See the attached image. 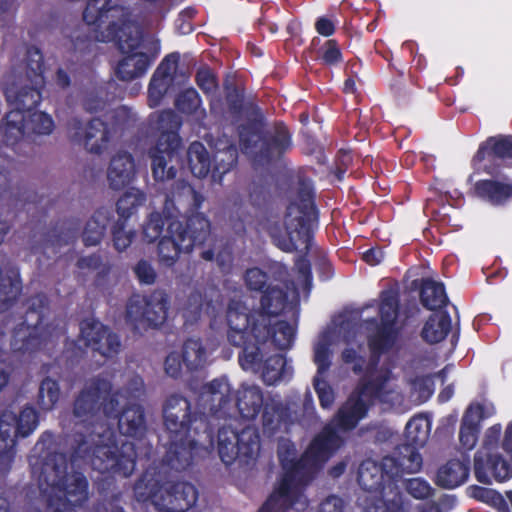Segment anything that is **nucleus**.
Segmentation results:
<instances>
[{
    "label": "nucleus",
    "mask_w": 512,
    "mask_h": 512,
    "mask_svg": "<svg viewBox=\"0 0 512 512\" xmlns=\"http://www.w3.org/2000/svg\"><path fill=\"white\" fill-rule=\"evenodd\" d=\"M203 406L209 413L193 411L191 402L179 394L170 395L163 406V420L167 440L163 463L172 470H187L201 451L214 448L215 429L218 428V454L225 465L238 458L252 459L260 450V436L256 427L246 425L240 431L231 421L234 406L242 418L253 420L263 408L264 396L257 385L242 384L234 404L229 382L214 379L202 388Z\"/></svg>",
    "instance_id": "obj_1"
},
{
    "label": "nucleus",
    "mask_w": 512,
    "mask_h": 512,
    "mask_svg": "<svg viewBox=\"0 0 512 512\" xmlns=\"http://www.w3.org/2000/svg\"><path fill=\"white\" fill-rule=\"evenodd\" d=\"M39 453L32 463V473L37 475L44 512H77L89 499V481L83 472H68V458L56 450L55 435L45 431L35 448ZM0 512H10V503L0 497Z\"/></svg>",
    "instance_id": "obj_2"
},
{
    "label": "nucleus",
    "mask_w": 512,
    "mask_h": 512,
    "mask_svg": "<svg viewBox=\"0 0 512 512\" xmlns=\"http://www.w3.org/2000/svg\"><path fill=\"white\" fill-rule=\"evenodd\" d=\"M83 20L93 26L97 42H114L125 55L115 70L121 81H131L143 76L156 56L138 52L144 39L141 26L131 20V11L122 5H112L111 0H87Z\"/></svg>",
    "instance_id": "obj_3"
},
{
    "label": "nucleus",
    "mask_w": 512,
    "mask_h": 512,
    "mask_svg": "<svg viewBox=\"0 0 512 512\" xmlns=\"http://www.w3.org/2000/svg\"><path fill=\"white\" fill-rule=\"evenodd\" d=\"M202 202V195L184 179L175 180L165 193L167 234L160 238L157 246L161 266L173 267L181 253H189L195 246L203 245L210 236L209 219L197 212Z\"/></svg>",
    "instance_id": "obj_4"
},
{
    "label": "nucleus",
    "mask_w": 512,
    "mask_h": 512,
    "mask_svg": "<svg viewBox=\"0 0 512 512\" xmlns=\"http://www.w3.org/2000/svg\"><path fill=\"white\" fill-rule=\"evenodd\" d=\"M247 305L240 299H231L227 306L226 320L228 325L227 340L241 348L238 355L240 366L244 370H256L262 363L261 345L271 340L279 350L292 347L296 335V325L285 320L271 324V318L258 319L249 322L246 314ZM297 324V316H295Z\"/></svg>",
    "instance_id": "obj_5"
},
{
    "label": "nucleus",
    "mask_w": 512,
    "mask_h": 512,
    "mask_svg": "<svg viewBox=\"0 0 512 512\" xmlns=\"http://www.w3.org/2000/svg\"><path fill=\"white\" fill-rule=\"evenodd\" d=\"M87 432L72 436L70 463L72 467L90 466L102 474L128 478L136 468L137 452L131 441H118L113 428L105 423H91Z\"/></svg>",
    "instance_id": "obj_6"
},
{
    "label": "nucleus",
    "mask_w": 512,
    "mask_h": 512,
    "mask_svg": "<svg viewBox=\"0 0 512 512\" xmlns=\"http://www.w3.org/2000/svg\"><path fill=\"white\" fill-rule=\"evenodd\" d=\"M285 233H273L274 244L283 252L292 253L300 248L304 254L299 256L295 266L299 275L303 278L305 288L312 285V270L307 259L314 231L319 225V210L315 203V191L312 184L306 180H300L296 191V198L291 201L284 215Z\"/></svg>",
    "instance_id": "obj_7"
},
{
    "label": "nucleus",
    "mask_w": 512,
    "mask_h": 512,
    "mask_svg": "<svg viewBox=\"0 0 512 512\" xmlns=\"http://www.w3.org/2000/svg\"><path fill=\"white\" fill-rule=\"evenodd\" d=\"M119 391H112V383L104 378L91 379L79 392L73 403V414L76 418L88 421L100 411L107 418L118 419L121 435L134 439L142 438L147 430L144 408L133 403L120 410Z\"/></svg>",
    "instance_id": "obj_8"
},
{
    "label": "nucleus",
    "mask_w": 512,
    "mask_h": 512,
    "mask_svg": "<svg viewBox=\"0 0 512 512\" xmlns=\"http://www.w3.org/2000/svg\"><path fill=\"white\" fill-rule=\"evenodd\" d=\"M296 446L289 439H281L277 456L283 470L282 478L258 512H287L289 509L304 511L309 501L304 495L308 483L306 462L295 458Z\"/></svg>",
    "instance_id": "obj_9"
},
{
    "label": "nucleus",
    "mask_w": 512,
    "mask_h": 512,
    "mask_svg": "<svg viewBox=\"0 0 512 512\" xmlns=\"http://www.w3.org/2000/svg\"><path fill=\"white\" fill-rule=\"evenodd\" d=\"M138 502H150L160 512H186L198 499L197 488L186 481L165 482L156 468H147L133 486Z\"/></svg>",
    "instance_id": "obj_10"
},
{
    "label": "nucleus",
    "mask_w": 512,
    "mask_h": 512,
    "mask_svg": "<svg viewBox=\"0 0 512 512\" xmlns=\"http://www.w3.org/2000/svg\"><path fill=\"white\" fill-rule=\"evenodd\" d=\"M181 126L182 121L175 111L168 109L159 113L157 127L161 133L148 150L152 176L158 183L176 178L183 151Z\"/></svg>",
    "instance_id": "obj_11"
},
{
    "label": "nucleus",
    "mask_w": 512,
    "mask_h": 512,
    "mask_svg": "<svg viewBox=\"0 0 512 512\" xmlns=\"http://www.w3.org/2000/svg\"><path fill=\"white\" fill-rule=\"evenodd\" d=\"M239 144L243 153L251 157L255 167L268 168L282 161L293 148V135L283 121L271 128L258 131L252 125L239 127Z\"/></svg>",
    "instance_id": "obj_12"
},
{
    "label": "nucleus",
    "mask_w": 512,
    "mask_h": 512,
    "mask_svg": "<svg viewBox=\"0 0 512 512\" xmlns=\"http://www.w3.org/2000/svg\"><path fill=\"white\" fill-rule=\"evenodd\" d=\"M27 310L24 320L13 330L11 349L19 353H33L42 348L54 337L64 334L52 324L44 325V320L50 310V301L46 294L38 293L27 300Z\"/></svg>",
    "instance_id": "obj_13"
},
{
    "label": "nucleus",
    "mask_w": 512,
    "mask_h": 512,
    "mask_svg": "<svg viewBox=\"0 0 512 512\" xmlns=\"http://www.w3.org/2000/svg\"><path fill=\"white\" fill-rule=\"evenodd\" d=\"M39 424V415L32 406H25L17 416L5 410L0 415V472L10 471L16 455V438L29 436Z\"/></svg>",
    "instance_id": "obj_14"
},
{
    "label": "nucleus",
    "mask_w": 512,
    "mask_h": 512,
    "mask_svg": "<svg viewBox=\"0 0 512 512\" xmlns=\"http://www.w3.org/2000/svg\"><path fill=\"white\" fill-rule=\"evenodd\" d=\"M43 73V54L39 48L31 46L26 53V76L30 84L19 89L11 85L5 90L6 100L12 107L10 111H21L24 115L35 111L42 100Z\"/></svg>",
    "instance_id": "obj_15"
},
{
    "label": "nucleus",
    "mask_w": 512,
    "mask_h": 512,
    "mask_svg": "<svg viewBox=\"0 0 512 512\" xmlns=\"http://www.w3.org/2000/svg\"><path fill=\"white\" fill-rule=\"evenodd\" d=\"M168 295L155 290L149 295L133 294L126 304V320L135 329H157L167 320Z\"/></svg>",
    "instance_id": "obj_16"
},
{
    "label": "nucleus",
    "mask_w": 512,
    "mask_h": 512,
    "mask_svg": "<svg viewBox=\"0 0 512 512\" xmlns=\"http://www.w3.org/2000/svg\"><path fill=\"white\" fill-rule=\"evenodd\" d=\"M344 440L336 428L325 425L311 440L301 455L306 462V473L310 483L324 467L325 463L343 446Z\"/></svg>",
    "instance_id": "obj_17"
},
{
    "label": "nucleus",
    "mask_w": 512,
    "mask_h": 512,
    "mask_svg": "<svg viewBox=\"0 0 512 512\" xmlns=\"http://www.w3.org/2000/svg\"><path fill=\"white\" fill-rule=\"evenodd\" d=\"M69 140L83 146L89 153L100 155L110 143L112 132L109 124L100 117H93L83 123L78 117H72L67 122Z\"/></svg>",
    "instance_id": "obj_18"
},
{
    "label": "nucleus",
    "mask_w": 512,
    "mask_h": 512,
    "mask_svg": "<svg viewBox=\"0 0 512 512\" xmlns=\"http://www.w3.org/2000/svg\"><path fill=\"white\" fill-rule=\"evenodd\" d=\"M506 159H512V135L499 134L480 143L471 164L477 173L495 175Z\"/></svg>",
    "instance_id": "obj_19"
},
{
    "label": "nucleus",
    "mask_w": 512,
    "mask_h": 512,
    "mask_svg": "<svg viewBox=\"0 0 512 512\" xmlns=\"http://www.w3.org/2000/svg\"><path fill=\"white\" fill-rule=\"evenodd\" d=\"M80 338L87 348L106 358L118 355L121 349L119 335L94 318H86L80 322Z\"/></svg>",
    "instance_id": "obj_20"
},
{
    "label": "nucleus",
    "mask_w": 512,
    "mask_h": 512,
    "mask_svg": "<svg viewBox=\"0 0 512 512\" xmlns=\"http://www.w3.org/2000/svg\"><path fill=\"white\" fill-rule=\"evenodd\" d=\"M259 308L250 310L247 306L246 314L250 318V324L255 318L269 319L284 313H292V316L299 314L298 304L289 301L287 290L279 285L267 286L261 293Z\"/></svg>",
    "instance_id": "obj_21"
},
{
    "label": "nucleus",
    "mask_w": 512,
    "mask_h": 512,
    "mask_svg": "<svg viewBox=\"0 0 512 512\" xmlns=\"http://www.w3.org/2000/svg\"><path fill=\"white\" fill-rule=\"evenodd\" d=\"M366 323L374 326V331L367 336V345L370 352V365L375 367L381 356L395 347L399 341L401 329L397 324L380 322L374 317L367 319Z\"/></svg>",
    "instance_id": "obj_22"
},
{
    "label": "nucleus",
    "mask_w": 512,
    "mask_h": 512,
    "mask_svg": "<svg viewBox=\"0 0 512 512\" xmlns=\"http://www.w3.org/2000/svg\"><path fill=\"white\" fill-rule=\"evenodd\" d=\"M357 481L364 491L383 495L386 486L390 487L396 477L384 466L383 458L379 462L367 458L359 465Z\"/></svg>",
    "instance_id": "obj_23"
},
{
    "label": "nucleus",
    "mask_w": 512,
    "mask_h": 512,
    "mask_svg": "<svg viewBox=\"0 0 512 512\" xmlns=\"http://www.w3.org/2000/svg\"><path fill=\"white\" fill-rule=\"evenodd\" d=\"M474 474L478 482L491 484L490 474L498 482L512 477V467L499 453L477 451L474 455Z\"/></svg>",
    "instance_id": "obj_24"
},
{
    "label": "nucleus",
    "mask_w": 512,
    "mask_h": 512,
    "mask_svg": "<svg viewBox=\"0 0 512 512\" xmlns=\"http://www.w3.org/2000/svg\"><path fill=\"white\" fill-rule=\"evenodd\" d=\"M180 55L173 52L166 55L154 71L148 86V102L150 107L160 104L169 86L173 82L174 72L178 66Z\"/></svg>",
    "instance_id": "obj_25"
},
{
    "label": "nucleus",
    "mask_w": 512,
    "mask_h": 512,
    "mask_svg": "<svg viewBox=\"0 0 512 512\" xmlns=\"http://www.w3.org/2000/svg\"><path fill=\"white\" fill-rule=\"evenodd\" d=\"M394 378L395 376L390 368L381 367L374 377L366 381H360L356 392H358L370 406L374 405L376 402L388 403L392 399L391 395L395 392V389L390 386V381Z\"/></svg>",
    "instance_id": "obj_26"
},
{
    "label": "nucleus",
    "mask_w": 512,
    "mask_h": 512,
    "mask_svg": "<svg viewBox=\"0 0 512 512\" xmlns=\"http://www.w3.org/2000/svg\"><path fill=\"white\" fill-rule=\"evenodd\" d=\"M419 447L406 441L398 444L392 456H384V466L399 477L404 473H417L421 470L423 460L419 453Z\"/></svg>",
    "instance_id": "obj_27"
},
{
    "label": "nucleus",
    "mask_w": 512,
    "mask_h": 512,
    "mask_svg": "<svg viewBox=\"0 0 512 512\" xmlns=\"http://www.w3.org/2000/svg\"><path fill=\"white\" fill-rule=\"evenodd\" d=\"M136 174L135 160L132 154L126 151L115 154L107 170L109 187L121 190L132 183Z\"/></svg>",
    "instance_id": "obj_28"
},
{
    "label": "nucleus",
    "mask_w": 512,
    "mask_h": 512,
    "mask_svg": "<svg viewBox=\"0 0 512 512\" xmlns=\"http://www.w3.org/2000/svg\"><path fill=\"white\" fill-rule=\"evenodd\" d=\"M366 400L355 391L341 405L336 413V423L340 430L351 431L366 417L370 409Z\"/></svg>",
    "instance_id": "obj_29"
},
{
    "label": "nucleus",
    "mask_w": 512,
    "mask_h": 512,
    "mask_svg": "<svg viewBox=\"0 0 512 512\" xmlns=\"http://www.w3.org/2000/svg\"><path fill=\"white\" fill-rule=\"evenodd\" d=\"M470 475V460L450 459L440 466L435 484L444 489H454L463 485Z\"/></svg>",
    "instance_id": "obj_30"
},
{
    "label": "nucleus",
    "mask_w": 512,
    "mask_h": 512,
    "mask_svg": "<svg viewBox=\"0 0 512 512\" xmlns=\"http://www.w3.org/2000/svg\"><path fill=\"white\" fill-rule=\"evenodd\" d=\"M476 197L494 206H501L512 200V183L492 179L478 180L473 187Z\"/></svg>",
    "instance_id": "obj_31"
},
{
    "label": "nucleus",
    "mask_w": 512,
    "mask_h": 512,
    "mask_svg": "<svg viewBox=\"0 0 512 512\" xmlns=\"http://www.w3.org/2000/svg\"><path fill=\"white\" fill-rule=\"evenodd\" d=\"M12 163V159L0 154V198L14 197L15 200L23 202L24 205L30 203H41V199H39L38 194L32 190L25 189L21 192L20 189H17V192L14 193L11 185L12 179L10 171Z\"/></svg>",
    "instance_id": "obj_32"
},
{
    "label": "nucleus",
    "mask_w": 512,
    "mask_h": 512,
    "mask_svg": "<svg viewBox=\"0 0 512 512\" xmlns=\"http://www.w3.org/2000/svg\"><path fill=\"white\" fill-rule=\"evenodd\" d=\"M113 211L106 207L98 208L86 222L82 233V240L85 246L98 245L105 235V231L111 220Z\"/></svg>",
    "instance_id": "obj_33"
},
{
    "label": "nucleus",
    "mask_w": 512,
    "mask_h": 512,
    "mask_svg": "<svg viewBox=\"0 0 512 512\" xmlns=\"http://www.w3.org/2000/svg\"><path fill=\"white\" fill-rule=\"evenodd\" d=\"M483 413L484 407L481 404L470 405L462 418L459 440L461 445L467 450H471L477 442L480 431L479 422L484 417Z\"/></svg>",
    "instance_id": "obj_34"
},
{
    "label": "nucleus",
    "mask_w": 512,
    "mask_h": 512,
    "mask_svg": "<svg viewBox=\"0 0 512 512\" xmlns=\"http://www.w3.org/2000/svg\"><path fill=\"white\" fill-rule=\"evenodd\" d=\"M451 327L452 321L447 311L434 313L426 320L420 335L424 342L436 344L447 337Z\"/></svg>",
    "instance_id": "obj_35"
},
{
    "label": "nucleus",
    "mask_w": 512,
    "mask_h": 512,
    "mask_svg": "<svg viewBox=\"0 0 512 512\" xmlns=\"http://www.w3.org/2000/svg\"><path fill=\"white\" fill-rule=\"evenodd\" d=\"M24 122L25 115L21 111H9L0 122V142L12 147L27 136Z\"/></svg>",
    "instance_id": "obj_36"
},
{
    "label": "nucleus",
    "mask_w": 512,
    "mask_h": 512,
    "mask_svg": "<svg viewBox=\"0 0 512 512\" xmlns=\"http://www.w3.org/2000/svg\"><path fill=\"white\" fill-rule=\"evenodd\" d=\"M292 368L287 365V359L282 354L268 357L263 364L262 379L267 385H275L279 381L289 380Z\"/></svg>",
    "instance_id": "obj_37"
},
{
    "label": "nucleus",
    "mask_w": 512,
    "mask_h": 512,
    "mask_svg": "<svg viewBox=\"0 0 512 512\" xmlns=\"http://www.w3.org/2000/svg\"><path fill=\"white\" fill-rule=\"evenodd\" d=\"M421 304L428 310L435 311L445 307L449 299L443 283L425 279L420 289Z\"/></svg>",
    "instance_id": "obj_38"
},
{
    "label": "nucleus",
    "mask_w": 512,
    "mask_h": 512,
    "mask_svg": "<svg viewBox=\"0 0 512 512\" xmlns=\"http://www.w3.org/2000/svg\"><path fill=\"white\" fill-rule=\"evenodd\" d=\"M274 176L266 171L254 176L249 185V199L253 206L261 207L272 197L274 189Z\"/></svg>",
    "instance_id": "obj_39"
},
{
    "label": "nucleus",
    "mask_w": 512,
    "mask_h": 512,
    "mask_svg": "<svg viewBox=\"0 0 512 512\" xmlns=\"http://www.w3.org/2000/svg\"><path fill=\"white\" fill-rule=\"evenodd\" d=\"M431 426L428 416L423 414L413 416L405 426V441L419 448L424 447L429 439Z\"/></svg>",
    "instance_id": "obj_40"
},
{
    "label": "nucleus",
    "mask_w": 512,
    "mask_h": 512,
    "mask_svg": "<svg viewBox=\"0 0 512 512\" xmlns=\"http://www.w3.org/2000/svg\"><path fill=\"white\" fill-rule=\"evenodd\" d=\"M187 159L191 173L197 178H205L211 169L209 153L200 141L192 142L187 150Z\"/></svg>",
    "instance_id": "obj_41"
},
{
    "label": "nucleus",
    "mask_w": 512,
    "mask_h": 512,
    "mask_svg": "<svg viewBox=\"0 0 512 512\" xmlns=\"http://www.w3.org/2000/svg\"><path fill=\"white\" fill-rule=\"evenodd\" d=\"M181 356L189 371H196L203 367L206 361V349L201 339H187L183 344Z\"/></svg>",
    "instance_id": "obj_42"
},
{
    "label": "nucleus",
    "mask_w": 512,
    "mask_h": 512,
    "mask_svg": "<svg viewBox=\"0 0 512 512\" xmlns=\"http://www.w3.org/2000/svg\"><path fill=\"white\" fill-rule=\"evenodd\" d=\"M146 194L139 189L130 188L117 201L116 211L118 219L128 220L138 208L144 205Z\"/></svg>",
    "instance_id": "obj_43"
},
{
    "label": "nucleus",
    "mask_w": 512,
    "mask_h": 512,
    "mask_svg": "<svg viewBox=\"0 0 512 512\" xmlns=\"http://www.w3.org/2000/svg\"><path fill=\"white\" fill-rule=\"evenodd\" d=\"M61 390L59 382L50 377H45L39 385L37 404L44 411H51L59 402Z\"/></svg>",
    "instance_id": "obj_44"
},
{
    "label": "nucleus",
    "mask_w": 512,
    "mask_h": 512,
    "mask_svg": "<svg viewBox=\"0 0 512 512\" xmlns=\"http://www.w3.org/2000/svg\"><path fill=\"white\" fill-rule=\"evenodd\" d=\"M400 311V298L397 291L384 290L380 293L379 320L380 322L397 324Z\"/></svg>",
    "instance_id": "obj_45"
},
{
    "label": "nucleus",
    "mask_w": 512,
    "mask_h": 512,
    "mask_svg": "<svg viewBox=\"0 0 512 512\" xmlns=\"http://www.w3.org/2000/svg\"><path fill=\"white\" fill-rule=\"evenodd\" d=\"M24 124L28 138L34 135H49L55 127L54 121L49 114L36 110L25 115Z\"/></svg>",
    "instance_id": "obj_46"
},
{
    "label": "nucleus",
    "mask_w": 512,
    "mask_h": 512,
    "mask_svg": "<svg viewBox=\"0 0 512 512\" xmlns=\"http://www.w3.org/2000/svg\"><path fill=\"white\" fill-rule=\"evenodd\" d=\"M316 60L325 67H335L340 65L343 59V53L336 39L326 40L316 51Z\"/></svg>",
    "instance_id": "obj_47"
},
{
    "label": "nucleus",
    "mask_w": 512,
    "mask_h": 512,
    "mask_svg": "<svg viewBox=\"0 0 512 512\" xmlns=\"http://www.w3.org/2000/svg\"><path fill=\"white\" fill-rule=\"evenodd\" d=\"M126 226L127 220L118 219L111 227L113 247L118 252L125 251L136 237V231L133 229L127 230Z\"/></svg>",
    "instance_id": "obj_48"
},
{
    "label": "nucleus",
    "mask_w": 512,
    "mask_h": 512,
    "mask_svg": "<svg viewBox=\"0 0 512 512\" xmlns=\"http://www.w3.org/2000/svg\"><path fill=\"white\" fill-rule=\"evenodd\" d=\"M165 223L168 225L164 212H151L143 225V240L150 244L159 239Z\"/></svg>",
    "instance_id": "obj_49"
},
{
    "label": "nucleus",
    "mask_w": 512,
    "mask_h": 512,
    "mask_svg": "<svg viewBox=\"0 0 512 512\" xmlns=\"http://www.w3.org/2000/svg\"><path fill=\"white\" fill-rule=\"evenodd\" d=\"M215 169L220 174L231 171L238 163V149L235 144H229L224 149L218 150L213 156Z\"/></svg>",
    "instance_id": "obj_50"
},
{
    "label": "nucleus",
    "mask_w": 512,
    "mask_h": 512,
    "mask_svg": "<svg viewBox=\"0 0 512 512\" xmlns=\"http://www.w3.org/2000/svg\"><path fill=\"white\" fill-rule=\"evenodd\" d=\"M202 100L193 87L187 88L180 92L175 100V106L183 114L193 115L201 107Z\"/></svg>",
    "instance_id": "obj_51"
},
{
    "label": "nucleus",
    "mask_w": 512,
    "mask_h": 512,
    "mask_svg": "<svg viewBox=\"0 0 512 512\" xmlns=\"http://www.w3.org/2000/svg\"><path fill=\"white\" fill-rule=\"evenodd\" d=\"M78 228L65 227V223L57 224L47 233V242L52 247L60 248L73 243L77 238Z\"/></svg>",
    "instance_id": "obj_52"
},
{
    "label": "nucleus",
    "mask_w": 512,
    "mask_h": 512,
    "mask_svg": "<svg viewBox=\"0 0 512 512\" xmlns=\"http://www.w3.org/2000/svg\"><path fill=\"white\" fill-rule=\"evenodd\" d=\"M203 308V295L201 292L192 291L182 307V316L186 323H193L200 319Z\"/></svg>",
    "instance_id": "obj_53"
},
{
    "label": "nucleus",
    "mask_w": 512,
    "mask_h": 512,
    "mask_svg": "<svg viewBox=\"0 0 512 512\" xmlns=\"http://www.w3.org/2000/svg\"><path fill=\"white\" fill-rule=\"evenodd\" d=\"M282 423L281 409L275 405H266L263 407L262 427L263 432L268 436L274 435Z\"/></svg>",
    "instance_id": "obj_54"
},
{
    "label": "nucleus",
    "mask_w": 512,
    "mask_h": 512,
    "mask_svg": "<svg viewBox=\"0 0 512 512\" xmlns=\"http://www.w3.org/2000/svg\"><path fill=\"white\" fill-rule=\"evenodd\" d=\"M195 82L207 96L214 94L218 89L217 77L209 67H202L197 70Z\"/></svg>",
    "instance_id": "obj_55"
},
{
    "label": "nucleus",
    "mask_w": 512,
    "mask_h": 512,
    "mask_svg": "<svg viewBox=\"0 0 512 512\" xmlns=\"http://www.w3.org/2000/svg\"><path fill=\"white\" fill-rule=\"evenodd\" d=\"M245 283L249 290L263 292L268 284V274L258 267L247 269L245 273Z\"/></svg>",
    "instance_id": "obj_56"
},
{
    "label": "nucleus",
    "mask_w": 512,
    "mask_h": 512,
    "mask_svg": "<svg viewBox=\"0 0 512 512\" xmlns=\"http://www.w3.org/2000/svg\"><path fill=\"white\" fill-rule=\"evenodd\" d=\"M407 492L415 499H427L434 493L430 484L421 478H412L406 482Z\"/></svg>",
    "instance_id": "obj_57"
},
{
    "label": "nucleus",
    "mask_w": 512,
    "mask_h": 512,
    "mask_svg": "<svg viewBox=\"0 0 512 512\" xmlns=\"http://www.w3.org/2000/svg\"><path fill=\"white\" fill-rule=\"evenodd\" d=\"M313 386L317 393L319 403L322 408H330L334 402V392L327 381L315 377L313 380Z\"/></svg>",
    "instance_id": "obj_58"
},
{
    "label": "nucleus",
    "mask_w": 512,
    "mask_h": 512,
    "mask_svg": "<svg viewBox=\"0 0 512 512\" xmlns=\"http://www.w3.org/2000/svg\"><path fill=\"white\" fill-rule=\"evenodd\" d=\"M331 352L329 344L319 342L314 350V362L317 365V374L322 375L328 371L331 366Z\"/></svg>",
    "instance_id": "obj_59"
},
{
    "label": "nucleus",
    "mask_w": 512,
    "mask_h": 512,
    "mask_svg": "<svg viewBox=\"0 0 512 512\" xmlns=\"http://www.w3.org/2000/svg\"><path fill=\"white\" fill-rule=\"evenodd\" d=\"M225 90V98L229 110L233 113H241L244 103V91L235 84L226 85Z\"/></svg>",
    "instance_id": "obj_60"
},
{
    "label": "nucleus",
    "mask_w": 512,
    "mask_h": 512,
    "mask_svg": "<svg viewBox=\"0 0 512 512\" xmlns=\"http://www.w3.org/2000/svg\"><path fill=\"white\" fill-rule=\"evenodd\" d=\"M134 274L141 284L152 285L155 283L157 274L151 263L145 259L137 262L134 269Z\"/></svg>",
    "instance_id": "obj_61"
},
{
    "label": "nucleus",
    "mask_w": 512,
    "mask_h": 512,
    "mask_svg": "<svg viewBox=\"0 0 512 512\" xmlns=\"http://www.w3.org/2000/svg\"><path fill=\"white\" fill-rule=\"evenodd\" d=\"M196 14L197 10L194 7H186L179 13L176 19V28L179 34L187 35L193 32L194 26L192 20Z\"/></svg>",
    "instance_id": "obj_62"
},
{
    "label": "nucleus",
    "mask_w": 512,
    "mask_h": 512,
    "mask_svg": "<svg viewBox=\"0 0 512 512\" xmlns=\"http://www.w3.org/2000/svg\"><path fill=\"white\" fill-rule=\"evenodd\" d=\"M342 361L345 364H353L352 371L355 374H361L364 370L365 359L358 355L354 348H345L341 353Z\"/></svg>",
    "instance_id": "obj_63"
},
{
    "label": "nucleus",
    "mask_w": 512,
    "mask_h": 512,
    "mask_svg": "<svg viewBox=\"0 0 512 512\" xmlns=\"http://www.w3.org/2000/svg\"><path fill=\"white\" fill-rule=\"evenodd\" d=\"M182 356L177 352H171L167 355L164 368L168 376L177 379L181 375L182 371Z\"/></svg>",
    "instance_id": "obj_64"
}]
</instances>
